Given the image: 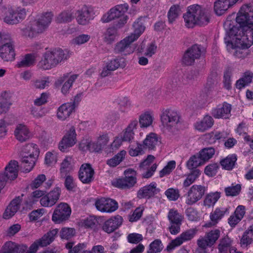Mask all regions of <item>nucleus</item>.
I'll return each instance as SVG.
<instances>
[{"label":"nucleus","instance_id":"4c0bfd02","mask_svg":"<svg viewBox=\"0 0 253 253\" xmlns=\"http://www.w3.org/2000/svg\"><path fill=\"white\" fill-rule=\"evenodd\" d=\"M74 160L71 156H66L60 165V172L61 177L65 176L72 169Z\"/></svg>","mask_w":253,"mask_h":253},{"label":"nucleus","instance_id":"f257e3e1","mask_svg":"<svg viewBox=\"0 0 253 253\" xmlns=\"http://www.w3.org/2000/svg\"><path fill=\"white\" fill-rule=\"evenodd\" d=\"M236 21L240 27H235L229 19L224 22V27L231 39V44L235 50V55L241 57L240 50L253 44V4L243 5L237 14Z\"/></svg>","mask_w":253,"mask_h":253},{"label":"nucleus","instance_id":"5701e85b","mask_svg":"<svg viewBox=\"0 0 253 253\" xmlns=\"http://www.w3.org/2000/svg\"><path fill=\"white\" fill-rule=\"evenodd\" d=\"M15 138L20 142L29 140L31 137V133L28 127L24 124H18L14 131Z\"/></svg>","mask_w":253,"mask_h":253},{"label":"nucleus","instance_id":"c9c22d12","mask_svg":"<svg viewBox=\"0 0 253 253\" xmlns=\"http://www.w3.org/2000/svg\"><path fill=\"white\" fill-rule=\"evenodd\" d=\"M154 114L151 111H147L141 114L139 117L141 127H148L152 126L154 121Z\"/></svg>","mask_w":253,"mask_h":253},{"label":"nucleus","instance_id":"6e6552de","mask_svg":"<svg viewBox=\"0 0 253 253\" xmlns=\"http://www.w3.org/2000/svg\"><path fill=\"white\" fill-rule=\"evenodd\" d=\"M206 190L205 186L198 184L192 185L184 196L185 203L188 206L195 204L202 198Z\"/></svg>","mask_w":253,"mask_h":253},{"label":"nucleus","instance_id":"3c124183","mask_svg":"<svg viewBox=\"0 0 253 253\" xmlns=\"http://www.w3.org/2000/svg\"><path fill=\"white\" fill-rule=\"evenodd\" d=\"M36 56L35 54H27L17 64L18 67H28L34 64Z\"/></svg>","mask_w":253,"mask_h":253},{"label":"nucleus","instance_id":"9b49d317","mask_svg":"<svg viewBox=\"0 0 253 253\" xmlns=\"http://www.w3.org/2000/svg\"><path fill=\"white\" fill-rule=\"evenodd\" d=\"M125 177L118 178L112 182L116 187L121 189H130L136 183L135 172L132 169H128L125 171Z\"/></svg>","mask_w":253,"mask_h":253},{"label":"nucleus","instance_id":"7ed1b4c3","mask_svg":"<svg viewBox=\"0 0 253 253\" xmlns=\"http://www.w3.org/2000/svg\"><path fill=\"white\" fill-rule=\"evenodd\" d=\"M133 28V32L115 44V52L125 55H129L133 52L134 49L131 46V43L136 41L145 30V27L142 22V18H138L134 22Z\"/></svg>","mask_w":253,"mask_h":253},{"label":"nucleus","instance_id":"a19ab883","mask_svg":"<svg viewBox=\"0 0 253 253\" xmlns=\"http://www.w3.org/2000/svg\"><path fill=\"white\" fill-rule=\"evenodd\" d=\"M253 241V225H251L244 233L240 240V245L242 248H246Z\"/></svg>","mask_w":253,"mask_h":253},{"label":"nucleus","instance_id":"ddd939ff","mask_svg":"<svg viewBox=\"0 0 253 253\" xmlns=\"http://www.w3.org/2000/svg\"><path fill=\"white\" fill-rule=\"evenodd\" d=\"M71 213V209L69 205L66 203H60L55 209L52 220L54 223L59 224L68 219Z\"/></svg>","mask_w":253,"mask_h":253},{"label":"nucleus","instance_id":"aec40b11","mask_svg":"<svg viewBox=\"0 0 253 253\" xmlns=\"http://www.w3.org/2000/svg\"><path fill=\"white\" fill-rule=\"evenodd\" d=\"M78 76L76 74L71 75H64L57 80L55 84L57 86L63 83L61 91L63 94H66L69 93L73 83L77 79Z\"/></svg>","mask_w":253,"mask_h":253},{"label":"nucleus","instance_id":"a211bd4d","mask_svg":"<svg viewBox=\"0 0 253 253\" xmlns=\"http://www.w3.org/2000/svg\"><path fill=\"white\" fill-rule=\"evenodd\" d=\"M232 106L229 103L224 102L212 108L211 115L215 119H229L231 116Z\"/></svg>","mask_w":253,"mask_h":253},{"label":"nucleus","instance_id":"49530a36","mask_svg":"<svg viewBox=\"0 0 253 253\" xmlns=\"http://www.w3.org/2000/svg\"><path fill=\"white\" fill-rule=\"evenodd\" d=\"M205 163L202 159L199 153L192 156L186 162V167L189 169H193L200 166L204 165Z\"/></svg>","mask_w":253,"mask_h":253},{"label":"nucleus","instance_id":"603ef678","mask_svg":"<svg viewBox=\"0 0 253 253\" xmlns=\"http://www.w3.org/2000/svg\"><path fill=\"white\" fill-rule=\"evenodd\" d=\"M220 197L218 192L211 193L207 195L204 201V205L208 207L213 206Z\"/></svg>","mask_w":253,"mask_h":253},{"label":"nucleus","instance_id":"7c9ffc66","mask_svg":"<svg viewBox=\"0 0 253 253\" xmlns=\"http://www.w3.org/2000/svg\"><path fill=\"white\" fill-rule=\"evenodd\" d=\"M21 202V199L19 197L13 199L5 209L3 217L6 219L12 217L19 210Z\"/></svg>","mask_w":253,"mask_h":253},{"label":"nucleus","instance_id":"dca6fc26","mask_svg":"<svg viewBox=\"0 0 253 253\" xmlns=\"http://www.w3.org/2000/svg\"><path fill=\"white\" fill-rule=\"evenodd\" d=\"M75 128L71 127L68 130L59 143V149L62 152H66L67 149L73 146L77 142Z\"/></svg>","mask_w":253,"mask_h":253},{"label":"nucleus","instance_id":"58836bf2","mask_svg":"<svg viewBox=\"0 0 253 253\" xmlns=\"http://www.w3.org/2000/svg\"><path fill=\"white\" fill-rule=\"evenodd\" d=\"M160 140L157 135L153 132L147 135L146 138L143 141V146L146 148L153 150L158 145Z\"/></svg>","mask_w":253,"mask_h":253},{"label":"nucleus","instance_id":"864d4df0","mask_svg":"<svg viewBox=\"0 0 253 253\" xmlns=\"http://www.w3.org/2000/svg\"><path fill=\"white\" fill-rule=\"evenodd\" d=\"M57 162V153L55 151L47 152L45 155L44 163L47 166H52Z\"/></svg>","mask_w":253,"mask_h":253},{"label":"nucleus","instance_id":"774afa93","mask_svg":"<svg viewBox=\"0 0 253 253\" xmlns=\"http://www.w3.org/2000/svg\"><path fill=\"white\" fill-rule=\"evenodd\" d=\"M50 81L48 77H44L41 79L37 80L34 82L33 85L35 87L40 89H43L49 85Z\"/></svg>","mask_w":253,"mask_h":253},{"label":"nucleus","instance_id":"ea45409f","mask_svg":"<svg viewBox=\"0 0 253 253\" xmlns=\"http://www.w3.org/2000/svg\"><path fill=\"white\" fill-rule=\"evenodd\" d=\"M75 17V11L73 9H67L61 12L56 17V21L58 23H69Z\"/></svg>","mask_w":253,"mask_h":253},{"label":"nucleus","instance_id":"473e14b6","mask_svg":"<svg viewBox=\"0 0 253 253\" xmlns=\"http://www.w3.org/2000/svg\"><path fill=\"white\" fill-rule=\"evenodd\" d=\"M228 135V134L227 132L214 130L206 134L205 138L209 144H211L215 143L217 140H224L227 138Z\"/></svg>","mask_w":253,"mask_h":253},{"label":"nucleus","instance_id":"423d86ee","mask_svg":"<svg viewBox=\"0 0 253 253\" xmlns=\"http://www.w3.org/2000/svg\"><path fill=\"white\" fill-rule=\"evenodd\" d=\"M128 9L127 3L117 5L111 8L107 13L104 14L101 19L102 23H106L116 19H119L115 26L118 28H121L126 23L128 17L125 14Z\"/></svg>","mask_w":253,"mask_h":253},{"label":"nucleus","instance_id":"052dcab7","mask_svg":"<svg viewBox=\"0 0 253 253\" xmlns=\"http://www.w3.org/2000/svg\"><path fill=\"white\" fill-rule=\"evenodd\" d=\"M73 244L71 242L68 243L66 244V247L69 250L68 253H78L82 250L85 249L87 246L86 243H79L73 248Z\"/></svg>","mask_w":253,"mask_h":253},{"label":"nucleus","instance_id":"1a4fd4ad","mask_svg":"<svg viewBox=\"0 0 253 253\" xmlns=\"http://www.w3.org/2000/svg\"><path fill=\"white\" fill-rule=\"evenodd\" d=\"M2 45L0 46V56L6 61H12L15 57L14 45L9 35L1 37Z\"/></svg>","mask_w":253,"mask_h":253},{"label":"nucleus","instance_id":"0e129e2a","mask_svg":"<svg viewBox=\"0 0 253 253\" xmlns=\"http://www.w3.org/2000/svg\"><path fill=\"white\" fill-rule=\"evenodd\" d=\"M165 194L168 199L170 201H176L180 196L179 190L172 188L167 189Z\"/></svg>","mask_w":253,"mask_h":253},{"label":"nucleus","instance_id":"a18cd8bd","mask_svg":"<svg viewBox=\"0 0 253 253\" xmlns=\"http://www.w3.org/2000/svg\"><path fill=\"white\" fill-rule=\"evenodd\" d=\"M229 211L227 208H216L214 211L210 214V219L213 225L217 224L224 216L226 213Z\"/></svg>","mask_w":253,"mask_h":253},{"label":"nucleus","instance_id":"f03ea898","mask_svg":"<svg viewBox=\"0 0 253 253\" xmlns=\"http://www.w3.org/2000/svg\"><path fill=\"white\" fill-rule=\"evenodd\" d=\"M185 25L187 28L196 26H204L208 25L211 19V15L208 10L198 4H193L187 7L183 14Z\"/></svg>","mask_w":253,"mask_h":253},{"label":"nucleus","instance_id":"69168bd1","mask_svg":"<svg viewBox=\"0 0 253 253\" xmlns=\"http://www.w3.org/2000/svg\"><path fill=\"white\" fill-rule=\"evenodd\" d=\"M144 210V208L143 206L137 207L133 212L129 215V220L130 222H135L139 220L142 216Z\"/></svg>","mask_w":253,"mask_h":253},{"label":"nucleus","instance_id":"cd10ccee","mask_svg":"<svg viewBox=\"0 0 253 253\" xmlns=\"http://www.w3.org/2000/svg\"><path fill=\"white\" fill-rule=\"evenodd\" d=\"M213 124V119L211 116L207 115L201 120L197 121L194 124V127L196 130L203 132L211 128Z\"/></svg>","mask_w":253,"mask_h":253},{"label":"nucleus","instance_id":"de8ad7c7","mask_svg":"<svg viewBox=\"0 0 253 253\" xmlns=\"http://www.w3.org/2000/svg\"><path fill=\"white\" fill-rule=\"evenodd\" d=\"M37 157L25 155L23 156L22 160V167L26 172H30L34 167Z\"/></svg>","mask_w":253,"mask_h":253},{"label":"nucleus","instance_id":"09e8293b","mask_svg":"<svg viewBox=\"0 0 253 253\" xmlns=\"http://www.w3.org/2000/svg\"><path fill=\"white\" fill-rule=\"evenodd\" d=\"M90 39V36L88 34H80L73 38L70 43L74 46H80L87 43Z\"/></svg>","mask_w":253,"mask_h":253},{"label":"nucleus","instance_id":"8fccbe9b","mask_svg":"<svg viewBox=\"0 0 253 253\" xmlns=\"http://www.w3.org/2000/svg\"><path fill=\"white\" fill-rule=\"evenodd\" d=\"M126 65L125 60L123 58H117L110 61L106 65L110 70L114 71L120 67H125Z\"/></svg>","mask_w":253,"mask_h":253},{"label":"nucleus","instance_id":"20e7f679","mask_svg":"<svg viewBox=\"0 0 253 253\" xmlns=\"http://www.w3.org/2000/svg\"><path fill=\"white\" fill-rule=\"evenodd\" d=\"M53 18L51 12L41 15L38 18L30 22L29 25L22 30V35L33 39L44 33L50 24Z\"/></svg>","mask_w":253,"mask_h":253},{"label":"nucleus","instance_id":"5fc2aeb1","mask_svg":"<svg viewBox=\"0 0 253 253\" xmlns=\"http://www.w3.org/2000/svg\"><path fill=\"white\" fill-rule=\"evenodd\" d=\"M163 247V244L160 240H155L150 244L147 253H159L162 251Z\"/></svg>","mask_w":253,"mask_h":253},{"label":"nucleus","instance_id":"e2e57ef3","mask_svg":"<svg viewBox=\"0 0 253 253\" xmlns=\"http://www.w3.org/2000/svg\"><path fill=\"white\" fill-rule=\"evenodd\" d=\"M185 215L188 219L192 221H197L199 219L198 211L192 207L188 208L185 210Z\"/></svg>","mask_w":253,"mask_h":253},{"label":"nucleus","instance_id":"393cba45","mask_svg":"<svg viewBox=\"0 0 253 253\" xmlns=\"http://www.w3.org/2000/svg\"><path fill=\"white\" fill-rule=\"evenodd\" d=\"M77 22L81 25H86L93 19L88 7H83L75 12Z\"/></svg>","mask_w":253,"mask_h":253},{"label":"nucleus","instance_id":"13d9d810","mask_svg":"<svg viewBox=\"0 0 253 253\" xmlns=\"http://www.w3.org/2000/svg\"><path fill=\"white\" fill-rule=\"evenodd\" d=\"M176 163L174 161H170L167 165L160 171V177H163L169 175L175 169Z\"/></svg>","mask_w":253,"mask_h":253},{"label":"nucleus","instance_id":"338daca9","mask_svg":"<svg viewBox=\"0 0 253 253\" xmlns=\"http://www.w3.org/2000/svg\"><path fill=\"white\" fill-rule=\"evenodd\" d=\"M32 115L36 119L42 118L46 114L44 108L40 107H32L31 108Z\"/></svg>","mask_w":253,"mask_h":253},{"label":"nucleus","instance_id":"2f4dec72","mask_svg":"<svg viewBox=\"0 0 253 253\" xmlns=\"http://www.w3.org/2000/svg\"><path fill=\"white\" fill-rule=\"evenodd\" d=\"M79 148L83 151L99 152L101 150L96 141H93L90 138L84 139L79 144Z\"/></svg>","mask_w":253,"mask_h":253},{"label":"nucleus","instance_id":"4d7b16f0","mask_svg":"<svg viewBox=\"0 0 253 253\" xmlns=\"http://www.w3.org/2000/svg\"><path fill=\"white\" fill-rule=\"evenodd\" d=\"M25 153L30 156L38 157L39 154V150L38 146L33 143L27 145L24 149Z\"/></svg>","mask_w":253,"mask_h":253},{"label":"nucleus","instance_id":"4468645a","mask_svg":"<svg viewBox=\"0 0 253 253\" xmlns=\"http://www.w3.org/2000/svg\"><path fill=\"white\" fill-rule=\"evenodd\" d=\"M220 232L218 229L212 230L206 234L204 237L197 240L198 246L203 249L212 246L220 237Z\"/></svg>","mask_w":253,"mask_h":253},{"label":"nucleus","instance_id":"c85d7f7f","mask_svg":"<svg viewBox=\"0 0 253 253\" xmlns=\"http://www.w3.org/2000/svg\"><path fill=\"white\" fill-rule=\"evenodd\" d=\"M138 122L137 120L130 121L127 127L123 130L121 134V139L124 141L131 142L134 139V130L137 128Z\"/></svg>","mask_w":253,"mask_h":253},{"label":"nucleus","instance_id":"412c9836","mask_svg":"<svg viewBox=\"0 0 253 253\" xmlns=\"http://www.w3.org/2000/svg\"><path fill=\"white\" fill-rule=\"evenodd\" d=\"M94 174L91 166L89 164H84L79 171V178L83 183L88 184L93 180Z\"/></svg>","mask_w":253,"mask_h":253},{"label":"nucleus","instance_id":"6ab92c4d","mask_svg":"<svg viewBox=\"0 0 253 253\" xmlns=\"http://www.w3.org/2000/svg\"><path fill=\"white\" fill-rule=\"evenodd\" d=\"M18 165L16 161H11L5 168V171L3 173H0V179L3 180V185L4 186L7 180H13L18 175Z\"/></svg>","mask_w":253,"mask_h":253},{"label":"nucleus","instance_id":"bb28decb","mask_svg":"<svg viewBox=\"0 0 253 253\" xmlns=\"http://www.w3.org/2000/svg\"><path fill=\"white\" fill-rule=\"evenodd\" d=\"M159 192V189L157 187V184L153 182L140 188L137 192V197L140 198H150Z\"/></svg>","mask_w":253,"mask_h":253},{"label":"nucleus","instance_id":"79ce46f5","mask_svg":"<svg viewBox=\"0 0 253 253\" xmlns=\"http://www.w3.org/2000/svg\"><path fill=\"white\" fill-rule=\"evenodd\" d=\"M118 28L116 26L108 28L104 34V40L107 43H112L118 38Z\"/></svg>","mask_w":253,"mask_h":253},{"label":"nucleus","instance_id":"a878e982","mask_svg":"<svg viewBox=\"0 0 253 253\" xmlns=\"http://www.w3.org/2000/svg\"><path fill=\"white\" fill-rule=\"evenodd\" d=\"M201 54V49L197 45H194L187 50L184 54L183 61L187 65L192 64L196 59L200 57Z\"/></svg>","mask_w":253,"mask_h":253},{"label":"nucleus","instance_id":"0eeeda50","mask_svg":"<svg viewBox=\"0 0 253 253\" xmlns=\"http://www.w3.org/2000/svg\"><path fill=\"white\" fill-rule=\"evenodd\" d=\"M160 118L163 128L166 131V129L169 130L179 123L180 117L176 111L166 109L162 111Z\"/></svg>","mask_w":253,"mask_h":253},{"label":"nucleus","instance_id":"2eb2a0df","mask_svg":"<svg viewBox=\"0 0 253 253\" xmlns=\"http://www.w3.org/2000/svg\"><path fill=\"white\" fill-rule=\"evenodd\" d=\"M196 231L194 229H190L184 232L174 240L167 246V250L169 252L174 250L176 247L182 245L184 242L189 241L194 238L196 235Z\"/></svg>","mask_w":253,"mask_h":253},{"label":"nucleus","instance_id":"37998d69","mask_svg":"<svg viewBox=\"0 0 253 253\" xmlns=\"http://www.w3.org/2000/svg\"><path fill=\"white\" fill-rule=\"evenodd\" d=\"M201 171L198 169H193L190 173L185 175V178L183 182V187L187 188L194 183L198 178Z\"/></svg>","mask_w":253,"mask_h":253},{"label":"nucleus","instance_id":"e433bc0d","mask_svg":"<svg viewBox=\"0 0 253 253\" xmlns=\"http://www.w3.org/2000/svg\"><path fill=\"white\" fill-rule=\"evenodd\" d=\"M237 158L235 154H231L220 161L223 169L227 170H232L235 166Z\"/></svg>","mask_w":253,"mask_h":253},{"label":"nucleus","instance_id":"c03bdc74","mask_svg":"<svg viewBox=\"0 0 253 253\" xmlns=\"http://www.w3.org/2000/svg\"><path fill=\"white\" fill-rule=\"evenodd\" d=\"M126 154L125 150H121L112 158L108 159L106 164L110 167L114 168L118 166L125 159Z\"/></svg>","mask_w":253,"mask_h":253},{"label":"nucleus","instance_id":"680f3d73","mask_svg":"<svg viewBox=\"0 0 253 253\" xmlns=\"http://www.w3.org/2000/svg\"><path fill=\"white\" fill-rule=\"evenodd\" d=\"M180 13V9L179 6H172L168 13L169 21L172 23L178 16Z\"/></svg>","mask_w":253,"mask_h":253},{"label":"nucleus","instance_id":"f704fd0d","mask_svg":"<svg viewBox=\"0 0 253 253\" xmlns=\"http://www.w3.org/2000/svg\"><path fill=\"white\" fill-rule=\"evenodd\" d=\"M58 230L54 229L45 234L41 238L37 240L40 247H44L50 244L54 240Z\"/></svg>","mask_w":253,"mask_h":253},{"label":"nucleus","instance_id":"b1692460","mask_svg":"<svg viewBox=\"0 0 253 253\" xmlns=\"http://www.w3.org/2000/svg\"><path fill=\"white\" fill-rule=\"evenodd\" d=\"M75 105L73 102H68L61 105L57 109L56 116L61 121H64L68 118L74 112Z\"/></svg>","mask_w":253,"mask_h":253},{"label":"nucleus","instance_id":"f3484780","mask_svg":"<svg viewBox=\"0 0 253 253\" xmlns=\"http://www.w3.org/2000/svg\"><path fill=\"white\" fill-rule=\"evenodd\" d=\"M95 206L97 210L102 212L111 213L118 208V203L115 200L105 198L97 199Z\"/></svg>","mask_w":253,"mask_h":253},{"label":"nucleus","instance_id":"72a5a7b5","mask_svg":"<svg viewBox=\"0 0 253 253\" xmlns=\"http://www.w3.org/2000/svg\"><path fill=\"white\" fill-rule=\"evenodd\" d=\"M234 5L231 0H216L214 10L216 15H221L231 6Z\"/></svg>","mask_w":253,"mask_h":253},{"label":"nucleus","instance_id":"f8f14e48","mask_svg":"<svg viewBox=\"0 0 253 253\" xmlns=\"http://www.w3.org/2000/svg\"><path fill=\"white\" fill-rule=\"evenodd\" d=\"M26 15V11L25 8L11 7L6 11L4 21L8 24H16L23 20Z\"/></svg>","mask_w":253,"mask_h":253},{"label":"nucleus","instance_id":"39448f33","mask_svg":"<svg viewBox=\"0 0 253 253\" xmlns=\"http://www.w3.org/2000/svg\"><path fill=\"white\" fill-rule=\"evenodd\" d=\"M68 53L67 51L61 49L47 51L42 55L38 66L42 70L51 69L63 61L67 60L69 57Z\"/></svg>","mask_w":253,"mask_h":253},{"label":"nucleus","instance_id":"9d476101","mask_svg":"<svg viewBox=\"0 0 253 253\" xmlns=\"http://www.w3.org/2000/svg\"><path fill=\"white\" fill-rule=\"evenodd\" d=\"M168 218L169 222V227L170 233L176 235L180 232V226L184 219L183 215L175 209H171L168 213Z\"/></svg>","mask_w":253,"mask_h":253},{"label":"nucleus","instance_id":"bf43d9fd","mask_svg":"<svg viewBox=\"0 0 253 253\" xmlns=\"http://www.w3.org/2000/svg\"><path fill=\"white\" fill-rule=\"evenodd\" d=\"M120 110L123 112L128 111L131 106L130 101L126 97H121L119 99Z\"/></svg>","mask_w":253,"mask_h":253},{"label":"nucleus","instance_id":"6e6d98bb","mask_svg":"<svg viewBox=\"0 0 253 253\" xmlns=\"http://www.w3.org/2000/svg\"><path fill=\"white\" fill-rule=\"evenodd\" d=\"M199 153L205 163L213 157L215 150L212 147H209L203 149Z\"/></svg>","mask_w":253,"mask_h":253},{"label":"nucleus","instance_id":"4be33fe9","mask_svg":"<svg viewBox=\"0 0 253 253\" xmlns=\"http://www.w3.org/2000/svg\"><path fill=\"white\" fill-rule=\"evenodd\" d=\"M123 219L118 215L105 221L102 225V229L105 232L111 233L118 229L122 224Z\"/></svg>","mask_w":253,"mask_h":253},{"label":"nucleus","instance_id":"c756f323","mask_svg":"<svg viewBox=\"0 0 253 253\" xmlns=\"http://www.w3.org/2000/svg\"><path fill=\"white\" fill-rule=\"evenodd\" d=\"M27 247L25 245H18L11 242H6L2 246L0 253H23Z\"/></svg>","mask_w":253,"mask_h":253}]
</instances>
